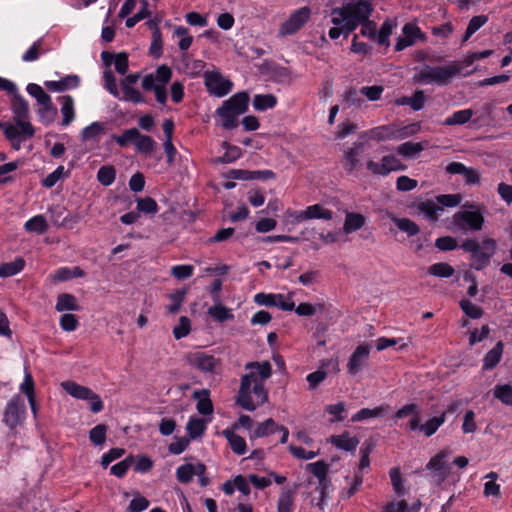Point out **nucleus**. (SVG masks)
<instances>
[{
  "mask_svg": "<svg viewBox=\"0 0 512 512\" xmlns=\"http://www.w3.org/2000/svg\"><path fill=\"white\" fill-rule=\"evenodd\" d=\"M59 325L66 332H73L79 327L78 317L71 313L61 315Z\"/></svg>",
  "mask_w": 512,
  "mask_h": 512,
  "instance_id": "64",
  "label": "nucleus"
},
{
  "mask_svg": "<svg viewBox=\"0 0 512 512\" xmlns=\"http://www.w3.org/2000/svg\"><path fill=\"white\" fill-rule=\"evenodd\" d=\"M61 102V114L63 116L61 125L64 127L69 126L75 119L74 99L71 95H64L58 97Z\"/></svg>",
  "mask_w": 512,
  "mask_h": 512,
  "instance_id": "22",
  "label": "nucleus"
},
{
  "mask_svg": "<svg viewBox=\"0 0 512 512\" xmlns=\"http://www.w3.org/2000/svg\"><path fill=\"white\" fill-rule=\"evenodd\" d=\"M389 476L395 493L398 496H403L405 493V489L400 469L398 467L391 468L389 471Z\"/></svg>",
  "mask_w": 512,
  "mask_h": 512,
  "instance_id": "59",
  "label": "nucleus"
},
{
  "mask_svg": "<svg viewBox=\"0 0 512 512\" xmlns=\"http://www.w3.org/2000/svg\"><path fill=\"white\" fill-rule=\"evenodd\" d=\"M403 36L399 37L395 44V51H402L405 48L414 45L417 40L424 41L425 34L414 23H406L402 28Z\"/></svg>",
  "mask_w": 512,
  "mask_h": 512,
  "instance_id": "17",
  "label": "nucleus"
},
{
  "mask_svg": "<svg viewBox=\"0 0 512 512\" xmlns=\"http://www.w3.org/2000/svg\"><path fill=\"white\" fill-rule=\"evenodd\" d=\"M249 100V94L246 91H241L223 101L222 105L216 110V114L219 116L221 126L225 130H233L238 127V117L248 110Z\"/></svg>",
  "mask_w": 512,
  "mask_h": 512,
  "instance_id": "5",
  "label": "nucleus"
},
{
  "mask_svg": "<svg viewBox=\"0 0 512 512\" xmlns=\"http://www.w3.org/2000/svg\"><path fill=\"white\" fill-rule=\"evenodd\" d=\"M392 221L398 229L405 232L409 237L415 236L420 232L419 226L409 218L393 217Z\"/></svg>",
  "mask_w": 512,
  "mask_h": 512,
  "instance_id": "45",
  "label": "nucleus"
},
{
  "mask_svg": "<svg viewBox=\"0 0 512 512\" xmlns=\"http://www.w3.org/2000/svg\"><path fill=\"white\" fill-rule=\"evenodd\" d=\"M367 13V9L349 6L348 2L341 8H334L331 22L335 27L329 30V37L332 40L338 39L342 34L347 37L359 26V22L366 19Z\"/></svg>",
  "mask_w": 512,
  "mask_h": 512,
  "instance_id": "2",
  "label": "nucleus"
},
{
  "mask_svg": "<svg viewBox=\"0 0 512 512\" xmlns=\"http://www.w3.org/2000/svg\"><path fill=\"white\" fill-rule=\"evenodd\" d=\"M454 272H455L454 268L446 262H438V263L432 264L428 268V273L430 275L440 277V278H449V277L453 276Z\"/></svg>",
  "mask_w": 512,
  "mask_h": 512,
  "instance_id": "48",
  "label": "nucleus"
},
{
  "mask_svg": "<svg viewBox=\"0 0 512 512\" xmlns=\"http://www.w3.org/2000/svg\"><path fill=\"white\" fill-rule=\"evenodd\" d=\"M139 137V131L136 128L126 129L121 135H113L112 139L120 146L126 147L129 143L135 144Z\"/></svg>",
  "mask_w": 512,
  "mask_h": 512,
  "instance_id": "52",
  "label": "nucleus"
},
{
  "mask_svg": "<svg viewBox=\"0 0 512 512\" xmlns=\"http://www.w3.org/2000/svg\"><path fill=\"white\" fill-rule=\"evenodd\" d=\"M484 222L481 206L473 202H465L462 209L453 215V223L461 231H480Z\"/></svg>",
  "mask_w": 512,
  "mask_h": 512,
  "instance_id": "7",
  "label": "nucleus"
},
{
  "mask_svg": "<svg viewBox=\"0 0 512 512\" xmlns=\"http://www.w3.org/2000/svg\"><path fill=\"white\" fill-rule=\"evenodd\" d=\"M116 178V169L112 165L101 166L97 172V180L103 186H110Z\"/></svg>",
  "mask_w": 512,
  "mask_h": 512,
  "instance_id": "47",
  "label": "nucleus"
},
{
  "mask_svg": "<svg viewBox=\"0 0 512 512\" xmlns=\"http://www.w3.org/2000/svg\"><path fill=\"white\" fill-rule=\"evenodd\" d=\"M295 489L284 488L282 489L277 501V512H294Z\"/></svg>",
  "mask_w": 512,
  "mask_h": 512,
  "instance_id": "30",
  "label": "nucleus"
},
{
  "mask_svg": "<svg viewBox=\"0 0 512 512\" xmlns=\"http://www.w3.org/2000/svg\"><path fill=\"white\" fill-rule=\"evenodd\" d=\"M25 414L26 406L23 398L20 395H15L6 405L2 422L10 430H13L23 422Z\"/></svg>",
  "mask_w": 512,
  "mask_h": 512,
  "instance_id": "11",
  "label": "nucleus"
},
{
  "mask_svg": "<svg viewBox=\"0 0 512 512\" xmlns=\"http://www.w3.org/2000/svg\"><path fill=\"white\" fill-rule=\"evenodd\" d=\"M349 6H357L359 8L367 9V17L365 20L359 22L361 25L360 33L365 37H369L370 39L376 38V23L369 20L371 12L373 10L372 2H348Z\"/></svg>",
  "mask_w": 512,
  "mask_h": 512,
  "instance_id": "20",
  "label": "nucleus"
},
{
  "mask_svg": "<svg viewBox=\"0 0 512 512\" xmlns=\"http://www.w3.org/2000/svg\"><path fill=\"white\" fill-rule=\"evenodd\" d=\"M462 66L451 62L446 66L425 65L414 75V82L419 84H436L445 86L451 82L454 76L461 73Z\"/></svg>",
  "mask_w": 512,
  "mask_h": 512,
  "instance_id": "6",
  "label": "nucleus"
},
{
  "mask_svg": "<svg viewBox=\"0 0 512 512\" xmlns=\"http://www.w3.org/2000/svg\"><path fill=\"white\" fill-rule=\"evenodd\" d=\"M374 449V444L372 442H365L363 443L362 447L360 448V460L358 464V471L355 472L354 477L352 481L350 482V477L346 476L345 480L347 483L350 484L349 488L344 489L341 492L342 499H350L352 496H354L360 487L363 484V471L370 466V454L372 453Z\"/></svg>",
  "mask_w": 512,
  "mask_h": 512,
  "instance_id": "8",
  "label": "nucleus"
},
{
  "mask_svg": "<svg viewBox=\"0 0 512 512\" xmlns=\"http://www.w3.org/2000/svg\"><path fill=\"white\" fill-rule=\"evenodd\" d=\"M186 296L185 289H178L175 292L169 295V299L171 300V304L167 306V311L170 314H176L184 302Z\"/></svg>",
  "mask_w": 512,
  "mask_h": 512,
  "instance_id": "55",
  "label": "nucleus"
},
{
  "mask_svg": "<svg viewBox=\"0 0 512 512\" xmlns=\"http://www.w3.org/2000/svg\"><path fill=\"white\" fill-rule=\"evenodd\" d=\"M80 84L78 75H67L58 81L50 80L45 81L44 86L50 92H64L67 90L75 89Z\"/></svg>",
  "mask_w": 512,
  "mask_h": 512,
  "instance_id": "21",
  "label": "nucleus"
},
{
  "mask_svg": "<svg viewBox=\"0 0 512 512\" xmlns=\"http://www.w3.org/2000/svg\"><path fill=\"white\" fill-rule=\"evenodd\" d=\"M208 314L218 322H226L234 319L232 311L222 305L220 302L215 303L208 309Z\"/></svg>",
  "mask_w": 512,
  "mask_h": 512,
  "instance_id": "38",
  "label": "nucleus"
},
{
  "mask_svg": "<svg viewBox=\"0 0 512 512\" xmlns=\"http://www.w3.org/2000/svg\"><path fill=\"white\" fill-rule=\"evenodd\" d=\"M448 450H440L436 455H434L426 465L427 470H431L437 473V475L444 480L447 476V473L444 471L445 467V458L448 457Z\"/></svg>",
  "mask_w": 512,
  "mask_h": 512,
  "instance_id": "26",
  "label": "nucleus"
},
{
  "mask_svg": "<svg viewBox=\"0 0 512 512\" xmlns=\"http://www.w3.org/2000/svg\"><path fill=\"white\" fill-rule=\"evenodd\" d=\"M39 121L45 126L50 125L57 115V108L52 102L50 104H44L37 110Z\"/></svg>",
  "mask_w": 512,
  "mask_h": 512,
  "instance_id": "42",
  "label": "nucleus"
},
{
  "mask_svg": "<svg viewBox=\"0 0 512 512\" xmlns=\"http://www.w3.org/2000/svg\"><path fill=\"white\" fill-rule=\"evenodd\" d=\"M370 344L363 342L356 347L347 363V372L355 376L367 366L370 357Z\"/></svg>",
  "mask_w": 512,
  "mask_h": 512,
  "instance_id": "16",
  "label": "nucleus"
},
{
  "mask_svg": "<svg viewBox=\"0 0 512 512\" xmlns=\"http://www.w3.org/2000/svg\"><path fill=\"white\" fill-rule=\"evenodd\" d=\"M11 109L13 112V120L15 124L6 123L4 129L5 138L14 139L19 135L33 137L35 134V129L33 125L27 121L29 117V105L18 91L12 95Z\"/></svg>",
  "mask_w": 512,
  "mask_h": 512,
  "instance_id": "3",
  "label": "nucleus"
},
{
  "mask_svg": "<svg viewBox=\"0 0 512 512\" xmlns=\"http://www.w3.org/2000/svg\"><path fill=\"white\" fill-rule=\"evenodd\" d=\"M223 147L225 148V152L219 158V162L223 164L233 163L242 156V150L238 146L224 142Z\"/></svg>",
  "mask_w": 512,
  "mask_h": 512,
  "instance_id": "50",
  "label": "nucleus"
},
{
  "mask_svg": "<svg viewBox=\"0 0 512 512\" xmlns=\"http://www.w3.org/2000/svg\"><path fill=\"white\" fill-rule=\"evenodd\" d=\"M330 442L338 449L344 451L353 452L356 450L359 440L357 437H349L348 432H344L341 435H333L330 438Z\"/></svg>",
  "mask_w": 512,
  "mask_h": 512,
  "instance_id": "24",
  "label": "nucleus"
},
{
  "mask_svg": "<svg viewBox=\"0 0 512 512\" xmlns=\"http://www.w3.org/2000/svg\"><path fill=\"white\" fill-rule=\"evenodd\" d=\"M61 387L67 394L76 399L90 401V410L93 413H99L103 410L104 403L100 396L89 387L82 386L71 380L63 381Z\"/></svg>",
  "mask_w": 512,
  "mask_h": 512,
  "instance_id": "9",
  "label": "nucleus"
},
{
  "mask_svg": "<svg viewBox=\"0 0 512 512\" xmlns=\"http://www.w3.org/2000/svg\"><path fill=\"white\" fill-rule=\"evenodd\" d=\"M24 229L41 235L48 230V223L43 215H36L25 222Z\"/></svg>",
  "mask_w": 512,
  "mask_h": 512,
  "instance_id": "40",
  "label": "nucleus"
},
{
  "mask_svg": "<svg viewBox=\"0 0 512 512\" xmlns=\"http://www.w3.org/2000/svg\"><path fill=\"white\" fill-rule=\"evenodd\" d=\"M323 309H324L323 304L314 305V304H311L308 302H302L297 307L294 308L297 315L307 316V317L313 316L318 311H320V312L323 311Z\"/></svg>",
  "mask_w": 512,
  "mask_h": 512,
  "instance_id": "62",
  "label": "nucleus"
},
{
  "mask_svg": "<svg viewBox=\"0 0 512 512\" xmlns=\"http://www.w3.org/2000/svg\"><path fill=\"white\" fill-rule=\"evenodd\" d=\"M394 132L388 126H379L370 129L369 131L363 133L360 138L367 136L371 140L383 141L386 139H391Z\"/></svg>",
  "mask_w": 512,
  "mask_h": 512,
  "instance_id": "44",
  "label": "nucleus"
},
{
  "mask_svg": "<svg viewBox=\"0 0 512 512\" xmlns=\"http://www.w3.org/2000/svg\"><path fill=\"white\" fill-rule=\"evenodd\" d=\"M134 145L139 153L149 155L155 149L156 142L151 136L139 132V137H137Z\"/></svg>",
  "mask_w": 512,
  "mask_h": 512,
  "instance_id": "41",
  "label": "nucleus"
},
{
  "mask_svg": "<svg viewBox=\"0 0 512 512\" xmlns=\"http://www.w3.org/2000/svg\"><path fill=\"white\" fill-rule=\"evenodd\" d=\"M366 166L371 173L381 176H387L392 171H402L406 169V166L392 154L383 156L380 163L369 160Z\"/></svg>",
  "mask_w": 512,
  "mask_h": 512,
  "instance_id": "14",
  "label": "nucleus"
},
{
  "mask_svg": "<svg viewBox=\"0 0 512 512\" xmlns=\"http://www.w3.org/2000/svg\"><path fill=\"white\" fill-rule=\"evenodd\" d=\"M293 217L296 222H302L310 219L331 220L333 218V211L324 208L321 204H314L308 206L303 211H295L293 213Z\"/></svg>",
  "mask_w": 512,
  "mask_h": 512,
  "instance_id": "18",
  "label": "nucleus"
},
{
  "mask_svg": "<svg viewBox=\"0 0 512 512\" xmlns=\"http://www.w3.org/2000/svg\"><path fill=\"white\" fill-rule=\"evenodd\" d=\"M195 464L185 463L176 469V478L182 484H188L195 476Z\"/></svg>",
  "mask_w": 512,
  "mask_h": 512,
  "instance_id": "51",
  "label": "nucleus"
},
{
  "mask_svg": "<svg viewBox=\"0 0 512 512\" xmlns=\"http://www.w3.org/2000/svg\"><path fill=\"white\" fill-rule=\"evenodd\" d=\"M105 131V126L103 123L95 121L90 125L86 126L81 131V140L83 142L89 140H97Z\"/></svg>",
  "mask_w": 512,
  "mask_h": 512,
  "instance_id": "39",
  "label": "nucleus"
},
{
  "mask_svg": "<svg viewBox=\"0 0 512 512\" xmlns=\"http://www.w3.org/2000/svg\"><path fill=\"white\" fill-rule=\"evenodd\" d=\"M389 408L388 405L383 404L373 409L362 408L351 417L352 422H360L369 418L383 417Z\"/></svg>",
  "mask_w": 512,
  "mask_h": 512,
  "instance_id": "29",
  "label": "nucleus"
},
{
  "mask_svg": "<svg viewBox=\"0 0 512 512\" xmlns=\"http://www.w3.org/2000/svg\"><path fill=\"white\" fill-rule=\"evenodd\" d=\"M503 343L497 342L495 346L489 350L483 359L482 370L489 371L494 369L502 359Z\"/></svg>",
  "mask_w": 512,
  "mask_h": 512,
  "instance_id": "23",
  "label": "nucleus"
},
{
  "mask_svg": "<svg viewBox=\"0 0 512 512\" xmlns=\"http://www.w3.org/2000/svg\"><path fill=\"white\" fill-rule=\"evenodd\" d=\"M365 217L360 213L348 212L345 216L343 230L350 234L361 229L365 224Z\"/></svg>",
  "mask_w": 512,
  "mask_h": 512,
  "instance_id": "31",
  "label": "nucleus"
},
{
  "mask_svg": "<svg viewBox=\"0 0 512 512\" xmlns=\"http://www.w3.org/2000/svg\"><path fill=\"white\" fill-rule=\"evenodd\" d=\"M459 247L470 254L471 267L481 271L490 265L496 253L497 242L490 237H484L481 241L476 238H466Z\"/></svg>",
  "mask_w": 512,
  "mask_h": 512,
  "instance_id": "4",
  "label": "nucleus"
},
{
  "mask_svg": "<svg viewBox=\"0 0 512 512\" xmlns=\"http://www.w3.org/2000/svg\"><path fill=\"white\" fill-rule=\"evenodd\" d=\"M364 150L365 142L358 140L344 151L342 165L348 175H354L355 171L361 166L360 156Z\"/></svg>",
  "mask_w": 512,
  "mask_h": 512,
  "instance_id": "15",
  "label": "nucleus"
},
{
  "mask_svg": "<svg viewBox=\"0 0 512 512\" xmlns=\"http://www.w3.org/2000/svg\"><path fill=\"white\" fill-rule=\"evenodd\" d=\"M210 392L207 389L195 391L193 398L197 399L196 409L202 415H210L213 413V403L209 398Z\"/></svg>",
  "mask_w": 512,
  "mask_h": 512,
  "instance_id": "27",
  "label": "nucleus"
},
{
  "mask_svg": "<svg viewBox=\"0 0 512 512\" xmlns=\"http://www.w3.org/2000/svg\"><path fill=\"white\" fill-rule=\"evenodd\" d=\"M26 90L30 96L37 100L39 106L50 104V102H52L50 95H48L38 84L29 83L26 87Z\"/></svg>",
  "mask_w": 512,
  "mask_h": 512,
  "instance_id": "43",
  "label": "nucleus"
},
{
  "mask_svg": "<svg viewBox=\"0 0 512 512\" xmlns=\"http://www.w3.org/2000/svg\"><path fill=\"white\" fill-rule=\"evenodd\" d=\"M474 115V111L470 108L455 111L451 116L447 117L443 125L445 126H455V125H464L468 123Z\"/></svg>",
  "mask_w": 512,
  "mask_h": 512,
  "instance_id": "33",
  "label": "nucleus"
},
{
  "mask_svg": "<svg viewBox=\"0 0 512 512\" xmlns=\"http://www.w3.org/2000/svg\"><path fill=\"white\" fill-rule=\"evenodd\" d=\"M43 38L36 40L30 48L22 55V61L33 62L39 59L42 53Z\"/></svg>",
  "mask_w": 512,
  "mask_h": 512,
  "instance_id": "63",
  "label": "nucleus"
},
{
  "mask_svg": "<svg viewBox=\"0 0 512 512\" xmlns=\"http://www.w3.org/2000/svg\"><path fill=\"white\" fill-rule=\"evenodd\" d=\"M25 267V260L21 257L12 262H5L0 265V277L7 278L20 273Z\"/></svg>",
  "mask_w": 512,
  "mask_h": 512,
  "instance_id": "34",
  "label": "nucleus"
},
{
  "mask_svg": "<svg viewBox=\"0 0 512 512\" xmlns=\"http://www.w3.org/2000/svg\"><path fill=\"white\" fill-rule=\"evenodd\" d=\"M493 395L501 403L512 405V386L509 384H498L493 389Z\"/></svg>",
  "mask_w": 512,
  "mask_h": 512,
  "instance_id": "46",
  "label": "nucleus"
},
{
  "mask_svg": "<svg viewBox=\"0 0 512 512\" xmlns=\"http://www.w3.org/2000/svg\"><path fill=\"white\" fill-rule=\"evenodd\" d=\"M107 425L98 424L89 432V439L94 445H102L106 441Z\"/></svg>",
  "mask_w": 512,
  "mask_h": 512,
  "instance_id": "58",
  "label": "nucleus"
},
{
  "mask_svg": "<svg viewBox=\"0 0 512 512\" xmlns=\"http://www.w3.org/2000/svg\"><path fill=\"white\" fill-rule=\"evenodd\" d=\"M488 17L486 15H478L471 18L468 23L463 42H466L476 31H478L486 22Z\"/></svg>",
  "mask_w": 512,
  "mask_h": 512,
  "instance_id": "56",
  "label": "nucleus"
},
{
  "mask_svg": "<svg viewBox=\"0 0 512 512\" xmlns=\"http://www.w3.org/2000/svg\"><path fill=\"white\" fill-rule=\"evenodd\" d=\"M187 363L203 372L209 374H219L221 370V360L214 355L202 351L189 353L186 356Z\"/></svg>",
  "mask_w": 512,
  "mask_h": 512,
  "instance_id": "10",
  "label": "nucleus"
},
{
  "mask_svg": "<svg viewBox=\"0 0 512 512\" xmlns=\"http://www.w3.org/2000/svg\"><path fill=\"white\" fill-rule=\"evenodd\" d=\"M191 331V321L186 316H181L178 325L173 328V336L180 340L186 337Z\"/></svg>",
  "mask_w": 512,
  "mask_h": 512,
  "instance_id": "61",
  "label": "nucleus"
},
{
  "mask_svg": "<svg viewBox=\"0 0 512 512\" xmlns=\"http://www.w3.org/2000/svg\"><path fill=\"white\" fill-rule=\"evenodd\" d=\"M222 435L229 442L231 450L237 455H244L247 451L246 441L243 437L234 433L233 430L227 428L222 431Z\"/></svg>",
  "mask_w": 512,
  "mask_h": 512,
  "instance_id": "25",
  "label": "nucleus"
},
{
  "mask_svg": "<svg viewBox=\"0 0 512 512\" xmlns=\"http://www.w3.org/2000/svg\"><path fill=\"white\" fill-rule=\"evenodd\" d=\"M56 311H80L81 307L78 304L77 298L70 293H61L57 296V302L55 306Z\"/></svg>",
  "mask_w": 512,
  "mask_h": 512,
  "instance_id": "28",
  "label": "nucleus"
},
{
  "mask_svg": "<svg viewBox=\"0 0 512 512\" xmlns=\"http://www.w3.org/2000/svg\"><path fill=\"white\" fill-rule=\"evenodd\" d=\"M249 373L241 377L236 404L247 411H254L268 401V392L263 381L272 375L269 361H252L245 364Z\"/></svg>",
  "mask_w": 512,
  "mask_h": 512,
  "instance_id": "1",
  "label": "nucleus"
},
{
  "mask_svg": "<svg viewBox=\"0 0 512 512\" xmlns=\"http://www.w3.org/2000/svg\"><path fill=\"white\" fill-rule=\"evenodd\" d=\"M186 430L190 439H197L204 434L206 421L198 417H190L186 425Z\"/></svg>",
  "mask_w": 512,
  "mask_h": 512,
  "instance_id": "37",
  "label": "nucleus"
},
{
  "mask_svg": "<svg viewBox=\"0 0 512 512\" xmlns=\"http://www.w3.org/2000/svg\"><path fill=\"white\" fill-rule=\"evenodd\" d=\"M420 406L415 403H409L402 406L395 413V418L403 419L408 416H412L408 422V428L410 431H420L421 432V417H420Z\"/></svg>",
  "mask_w": 512,
  "mask_h": 512,
  "instance_id": "19",
  "label": "nucleus"
},
{
  "mask_svg": "<svg viewBox=\"0 0 512 512\" xmlns=\"http://www.w3.org/2000/svg\"><path fill=\"white\" fill-rule=\"evenodd\" d=\"M133 464H134V456L129 455L122 461L114 464L110 468V473L118 478H123L127 474L128 470L130 469V467Z\"/></svg>",
  "mask_w": 512,
  "mask_h": 512,
  "instance_id": "53",
  "label": "nucleus"
},
{
  "mask_svg": "<svg viewBox=\"0 0 512 512\" xmlns=\"http://www.w3.org/2000/svg\"><path fill=\"white\" fill-rule=\"evenodd\" d=\"M277 105V97L273 94H257L253 99V107L257 111H266Z\"/></svg>",
  "mask_w": 512,
  "mask_h": 512,
  "instance_id": "36",
  "label": "nucleus"
},
{
  "mask_svg": "<svg viewBox=\"0 0 512 512\" xmlns=\"http://www.w3.org/2000/svg\"><path fill=\"white\" fill-rule=\"evenodd\" d=\"M485 478H489L490 480L484 484V495L487 497L494 496L498 499L501 498L500 485L496 483L498 474L496 472H490Z\"/></svg>",
  "mask_w": 512,
  "mask_h": 512,
  "instance_id": "49",
  "label": "nucleus"
},
{
  "mask_svg": "<svg viewBox=\"0 0 512 512\" xmlns=\"http://www.w3.org/2000/svg\"><path fill=\"white\" fill-rule=\"evenodd\" d=\"M310 17L311 9L309 7H301L295 10L289 18L281 24L279 35L288 36L297 33L309 21Z\"/></svg>",
  "mask_w": 512,
  "mask_h": 512,
  "instance_id": "13",
  "label": "nucleus"
},
{
  "mask_svg": "<svg viewBox=\"0 0 512 512\" xmlns=\"http://www.w3.org/2000/svg\"><path fill=\"white\" fill-rule=\"evenodd\" d=\"M445 421L446 412H442L439 416L432 417L423 423L421 426V432L426 437H431L445 423Z\"/></svg>",
  "mask_w": 512,
  "mask_h": 512,
  "instance_id": "35",
  "label": "nucleus"
},
{
  "mask_svg": "<svg viewBox=\"0 0 512 512\" xmlns=\"http://www.w3.org/2000/svg\"><path fill=\"white\" fill-rule=\"evenodd\" d=\"M306 470L318 479L319 484L329 482V479L327 478L329 465L325 461L319 460L309 463L306 465Z\"/></svg>",
  "mask_w": 512,
  "mask_h": 512,
  "instance_id": "32",
  "label": "nucleus"
},
{
  "mask_svg": "<svg viewBox=\"0 0 512 512\" xmlns=\"http://www.w3.org/2000/svg\"><path fill=\"white\" fill-rule=\"evenodd\" d=\"M204 84L207 91L216 97H224L230 93L233 83L222 77L219 71H205Z\"/></svg>",
  "mask_w": 512,
  "mask_h": 512,
  "instance_id": "12",
  "label": "nucleus"
},
{
  "mask_svg": "<svg viewBox=\"0 0 512 512\" xmlns=\"http://www.w3.org/2000/svg\"><path fill=\"white\" fill-rule=\"evenodd\" d=\"M459 306L462 309V311L464 312V314L471 319H479L482 317V315L484 313V311L481 307L473 304L468 299H462L459 302Z\"/></svg>",
  "mask_w": 512,
  "mask_h": 512,
  "instance_id": "54",
  "label": "nucleus"
},
{
  "mask_svg": "<svg viewBox=\"0 0 512 512\" xmlns=\"http://www.w3.org/2000/svg\"><path fill=\"white\" fill-rule=\"evenodd\" d=\"M418 209L425 214V216L431 221L438 220V212L442 210L437 204L431 200L420 202Z\"/></svg>",
  "mask_w": 512,
  "mask_h": 512,
  "instance_id": "57",
  "label": "nucleus"
},
{
  "mask_svg": "<svg viewBox=\"0 0 512 512\" xmlns=\"http://www.w3.org/2000/svg\"><path fill=\"white\" fill-rule=\"evenodd\" d=\"M276 431H278V425L272 418H269L257 426L254 434L256 437H265L275 433Z\"/></svg>",
  "mask_w": 512,
  "mask_h": 512,
  "instance_id": "60",
  "label": "nucleus"
}]
</instances>
